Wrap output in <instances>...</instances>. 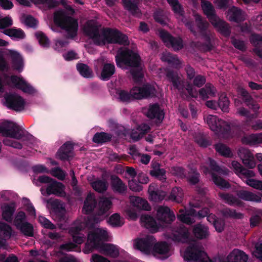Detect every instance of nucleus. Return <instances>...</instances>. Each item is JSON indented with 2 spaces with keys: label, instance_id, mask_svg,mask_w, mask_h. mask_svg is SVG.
<instances>
[{
  "label": "nucleus",
  "instance_id": "2eb2a0df",
  "mask_svg": "<svg viewBox=\"0 0 262 262\" xmlns=\"http://www.w3.org/2000/svg\"><path fill=\"white\" fill-rule=\"evenodd\" d=\"M7 107L16 112L23 111L25 106V101L23 98L15 94H10L5 97Z\"/></svg>",
  "mask_w": 262,
  "mask_h": 262
},
{
  "label": "nucleus",
  "instance_id": "7ed1b4c3",
  "mask_svg": "<svg viewBox=\"0 0 262 262\" xmlns=\"http://www.w3.org/2000/svg\"><path fill=\"white\" fill-rule=\"evenodd\" d=\"M54 22L67 32L69 37L73 38L77 35L78 28L77 20L68 16L63 10H60L54 12Z\"/></svg>",
  "mask_w": 262,
  "mask_h": 262
},
{
  "label": "nucleus",
  "instance_id": "13d9d810",
  "mask_svg": "<svg viewBox=\"0 0 262 262\" xmlns=\"http://www.w3.org/2000/svg\"><path fill=\"white\" fill-rule=\"evenodd\" d=\"M35 36L38 41L39 43L44 48L49 47L50 40L45 33L41 31H37L35 33Z\"/></svg>",
  "mask_w": 262,
  "mask_h": 262
},
{
  "label": "nucleus",
  "instance_id": "6e6d98bb",
  "mask_svg": "<svg viewBox=\"0 0 262 262\" xmlns=\"http://www.w3.org/2000/svg\"><path fill=\"white\" fill-rule=\"evenodd\" d=\"M222 119H219L216 116L208 115L206 118V121L209 126L210 128L215 132L217 130V127L220 124Z\"/></svg>",
  "mask_w": 262,
  "mask_h": 262
},
{
  "label": "nucleus",
  "instance_id": "e433bc0d",
  "mask_svg": "<svg viewBox=\"0 0 262 262\" xmlns=\"http://www.w3.org/2000/svg\"><path fill=\"white\" fill-rule=\"evenodd\" d=\"M228 13L230 21L241 23L245 20L242 10L235 7H233L230 9Z\"/></svg>",
  "mask_w": 262,
  "mask_h": 262
},
{
  "label": "nucleus",
  "instance_id": "f8f14e48",
  "mask_svg": "<svg viewBox=\"0 0 262 262\" xmlns=\"http://www.w3.org/2000/svg\"><path fill=\"white\" fill-rule=\"evenodd\" d=\"M159 36L167 46L170 45L175 51H179L184 48V42L180 37H174L164 30L159 31Z\"/></svg>",
  "mask_w": 262,
  "mask_h": 262
},
{
  "label": "nucleus",
  "instance_id": "58836bf2",
  "mask_svg": "<svg viewBox=\"0 0 262 262\" xmlns=\"http://www.w3.org/2000/svg\"><path fill=\"white\" fill-rule=\"evenodd\" d=\"M81 227L75 226L71 227L69 230V233L72 236L73 241L77 244H81L84 242L85 237L80 233Z\"/></svg>",
  "mask_w": 262,
  "mask_h": 262
},
{
  "label": "nucleus",
  "instance_id": "c9c22d12",
  "mask_svg": "<svg viewBox=\"0 0 262 262\" xmlns=\"http://www.w3.org/2000/svg\"><path fill=\"white\" fill-rule=\"evenodd\" d=\"M215 88L210 83H207L204 88H201L198 92L200 97L205 100L209 98V95L214 96L215 94Z\"/></svg>",
  "mask_w": 262,
  "mask_h": 262
},
{
  "label": "nucleus",
  "instance_id": "4be33fe9",
  "mask_svg": "<svg viewBox=\"0 0 262 262\" xmlns=\"http://www.w3.org/2000/svg\"><path fill=\"white\" fill-rule=\"evenodd\" d=\"M11 81L15 87L22 90L24 92L28 94H33L35 92L34 89L28 84L23 78L13 75L11 77Z\"/></svg>",
  "mask_w": 262,
  "mask_h": 262
},
{
  "label": "nucleus",
  "instance_id": "4468645a",
  "mask_svg": "<svg viewBox=\"0 0 262 262\" xmlns=\"http://www.w3.org/2000/svg\"><path fill=\"white\" fill-rule=\"evenodd\" d=\"M83 32L85 35L91 38L94 44L97 46H102L104 44L103 41V29L101 34L99 32V29L97 26L88 24L83 28Z\"/></svg>",
  "mask_w": 262,
  "mask_h": 262
},
{
  "label": "nucleus",
  "instance_id": "423d86ee",
  "mask_svg": "<svg viewBox=\"0 0 262 262\" xmlns=\"http://www.w3.org/2000/svg\"><path fill=\"white\" fill-rule=\"evenodd\" d=\"M103 41L106 44H118L128 46L129 44L128 36L117 29L104 28L103 29Z\"/></svg>",
  "mask_w": 262,
  "mask_h": 262
},
{
  "label": "nucleus",
  "instance_id": "ea45409f",
  "mask_svg": "<svg viewBox=\"0 0 262 262\" xmlns=\"http://www.w3.org/2000/svg\"><path fill=\"white\" fill-rule=\"evenodd\" d=\"M76 68L79 74L85 78H92L94 77L92 70L87 64L83 63H78Z\"/></svg>",
  "mask_w": 262,
  "mask_h": 262
},
{
  "label": "nucleus",
  "instance_id": "0eeeda50",
  "mask_svg": "<svg viewBox=\"0 0 262 262\" xmlns=\"http://www.w3.org/2000/svg\"><path fill=\"white\" fill-rule=\"evenodd\" d=\"M108 234L106 230L97 228L94 231L89 233L88 242L85 244L83 249L84 253L88 254L92 252L94 249H97L102 243L100 242L107 241Z\"/></svg>",
  "mask_w": 262,
  "mask_h": 262
},
{
  "label": "nucleus",
  "instance_id": "de8ad7c7",
  "mask_svg": "<svg viewBox=\"0 0 262 262\" xmlns=\"http://www.w3.org/2000/svg\"><path fill=\"white\" fill-rule=\"evenodd\" d=\"M16 228L25 236L33 237L34 235L33 227L30 223L27 222L21 224L18 227H16Z\"/></svg>",
  "mask_w": 262,
  "mask_h": 262
},
{
  "label": "nucleus",
  "instance_id": "393cba45",
  "mask_svg": "<svg viewBox=\"0 0 262 262\" xmlns=\"http://www.w3.org/2000/svg\"><path fill=\"white\" fill-rule=\"evenodd\" d=\"M140 220L145 227L149 229L151 232H157L160 228L159 225L151 215H142Z\"/></svg>",
  "mask_w": 262,
  "mask_h": 262
},
{
  "label": "nucleus",
  "instance_id": "3c124183",
  "mask_svg": "<svg viewBox=\"0 0 262 262\" xmlns=\"http://www.w3.org/2000/svg\"><path fill=\"white\" fill-rule=\"evenodd\" d=\"M214 146L216 152L221 156L225 157H230L232 156L230 148L225 144L219 143L215 144Z\"/></svg>",
  "mask_w": 262,
  "mask_h": 262
},
{
  "label": "nucleus",
  "instance_id": "a18cd8bd",
  "mask_svg": "<svg viewBox=\"0 0 262 262\" xmlns=\"http://www.w3.org/2000/svg\"><path fill=\"white\" fill-rule=\"evenodd\" d=\"M217 130H215V133L222 135L224 138H228L231 134V126L230 124L222 120L219 124Z\"/></svg>",
  "mask_w": 262,
  "mask_h": 262
},
{
  "label": "nucleus",
  "instance_id": "8fccbe9b",
  "mask_svg": "<svg viewBox=\"0 0 262 262\" xmlns=\"http://www.w3.org/2000/svg\"><path fill=\"white\" fill-rule=\"evenodd\" d=\"M112 135L105 132L96 133L93 138V141L96 143L102 144L111 140Z\"/></svg>",
  "mask_w": 262,
  "mask_h": 262
},
{
  "label": "nucleus",
  "instance_id": "f3484780",
  "mask_svg": "<svg viewBox=\"0 0 262 262\" xmlns=\"http://www.w3.org/2000/svg\"><path fill=\"white\" fill-rule=\"evenodd\" d=\"M56 157L62 161L71 160L74 157V144L70 141L64 143L57 152Z\"/></svg>",
  "mask_w": 262,
  "mask_h": 262
},
{
  "label": "nucleus",
  "instance_id": "37998d69",
  "mask_svg": "<svg viewBox=\"0 0 262 262\" xmlns=\"http://www.w3.org/2000/svg\"><path fill=\"white\" fill-rule=\"evenodd\" d=\"M92 187L96 191L103 193L108 188V183L105 180L97 179L91 183Z\"/></svg>",
  "mask_w": 262,
  "mask_h": 262
},
{
  "label": "nucleus",
  "instance_id": "bf43d9fd",
  "mask_svg": "<svg viewBox=\"0 0 262 262\" xmlns=\"http://www.w3.org/2000/svg\"><path fill=\"white\" fill-rule=\"evenodd\" d=\"M108 223L113 227H121L123 222L121 220L120 215L118 213L112 214L108 219Z\"/></svg>",
  "mask_w": 262,
  "mask_h": 262
},
{
  "label": "nucleus",
  "instance_id": "603ef678",
  "mask_svg": "<svg viewBox=\"0 0 262 262\" xmlns=\"http://www.w3.org/2000/svg\"><path fill=\"white\" fill-rule=\"evenodd\" d=\"M167 3L171 7L173 12L180 16H183L185 11L182 6L179 3L178 0H167Z\"/></svg>",
  "mask_w": 262,
  "mask_h": 262
},
{
  "label": "nucleus",
  "instance_id": "69168bd1",
  "mask_svg": "<svg viewBox=\"0 0 262 262\" xmlns=\"http://www.w3.org/2000/svg\"><path fill=\"white\" fill-rule=\"evenodd\" d=\"M240 93L241 96L242 97L243 100L246 104V105L250 107H253L254 106V101L248 92L243 89L241 90Z\"/></svg>",
  "mask_w": 262,
  "mask_h": 262
},
{
  "label": "nucleus",
  "instance_id": "39448f33",
  "mask_svg": "<svg viewBox=\"0 0 262 262\" xmlns=\"http://www.w3.org/2000/svg\"><path fill=\"white\" fill-rule=\"evenodd\" d=\"M0 133L4 137L17 140L23 139V141H29L32 136L17 124L10 121H4L0 126Z\"/></svg>",
  "mask_w": 262,
  "mask_h": 262
},
{
  "label": "nucleus",
  "instance_id": "a878e982",
  "mask_svg": "<svg viewBox=\"0 0 262 262\" xmlns=\"http://www.w3.org/2000/svg\"><path fill=\"white\" fill-rule=\"evenodd\" d=\"M97 204V202L94 194L90 192L84 202L82 211L86 214H89L94 211Z\"/></svg>",
  "mask_w": 262,
  "mask_h": 262
},
{
  "label": "nucleus",
  "instance_id": "c03bdc74",
  "mask_svg": "<svg viewBox=\"0 0 262 262\" xmlns=\"http://www.w3.org/2000/svg\"><path fill=\"white\" fill-rule=\"evenodd\" d=\"M211 176V179L213 183L221 189H228L231 187V185L226 180L222 177L218 176L213 172H209Z\"/></svg>",
  "mask_w": 262,
  "mask_h": 262
},
{
  "label": "nucleus",
  "instance_id": "1a4fd4ad",
  "mask_svg": "<svg viewBox=\"0 0 262 262\" xmlns=\"http://www.w3.org/2000/svg\"><path fill=\"white\" fill-rule=\"evenodd\" d=\"M157 219L159 222L160 227L164 228L170 225L176 217L169 207L161 206L157 210Z\"/></svg>",
  "mask_w": 262,
  "mask_h": 262
},
{
  "label": "nucleus",
  "instance_id": "6e6552de",
  "mask_svg": "<svg viewBox=\"0 0 262 262\" xmlns=\"http://www.w3.org/2000/svg\"><path fill=\"white\" fill-rule=\"evenodd\" d=\"M184 259L188 262H213L209 259L206 253L200 250L196 244L190 245L186 248L184 254Z\"/></svg>",
  "mask_w": 262,
  "mask_h": 262
},
{
  "label": "nucleus",
  "instance_id": "774afa93",
  "mask_svg": "<svg viewBox=\"0 0 262 262\" xmlns=\"http://www.w3.org/2000/svg\"><path fill=\"white\" fill-rule=\"evenodd\" d=\"M171 172L172 174L181 179L186 178V171L184 168L180 166H174L171 167Z\"/></svg>",
  "mask_w": 262,
  "mask_h": 262
},
{
  "label": "nucleus",
  "instance_id": "412c9836",
  "mask_svg": "<svg viewBox=\"0 0 262 262\" xmlns=\"http://www.w3.org/2000/svg\"><path fill=\"white\" fill-rule=\"evenodd\" d=\"M2 210V217L3 220L8 223H12L13 215L16 210V205L14 202L10 204L4 203L1 206Z\"/></svg>",
  "mask_w": 262,
  "mask_h": 262
},
{
  "label": "nucleus",
  "instance_id": "aec40b11",
  "mask_svg": "<svg viewBox=\"0 0 262 262\" xmlns=\"http://www.w3.org/2000/svg\"><path fill=\"white\" fill-rule=\"evenodd\" d=\"M111 186L113 191L120 194L125 193L127 190L126 185L117 176L112 174L110 177Z\"/></svg>",
  "mask_w": 262,
  "mask_h": 262
},
{
  "label": "nucleus",
  "instance_id": "a211bd4d",
  "mask_svg": "<svg viewBox=\"0 0 262 262\" xmlns=\"http://www.w3.org/2000/svg\"><path fill=\"white\" fill-rule=\"evenodd\" d=\"M54 220L58 222L66 221V209L60 201L55 200L51 203Z\"/></svg>",
  "mask_w": 262,
  "mask_h": 262
},
{
  "label": "nucleus",
  "instance_id": "79ce46f5",
  "mask_svg": "<svg viewBox=\"0 0 262 262\" xmlns=\"http://www.w3.org/2000/svg\"><path fill=\"white\" fill-rule=\"evenodd\" d=\"M4 33L11 38L24 39L25 37V33L21 29H17L13 27L10 29H7L4 31Z\"/></svg>",
  "mask_w": 262,
  "mask_h": 262
},
{
  "label": "nucleus",
  "instance_id": "473e14b6",
  "mask_svg": "<svg viewBox=\"0 0 262 262\" xmlns=\"http://www.w3.org/2000/svg\"><path fill=\"white\" fill-rule=\"evenodd\" d=\"M64 188V186L62 183L54 180L47 187L46 192L48 195L53 194L60 196L63 192Z\"/></svg>",
  "mask_w": 262,
  "mask_h": 262
},
{
  "label": "nucleus",
  "instance_id": "4c0bfd02",
  "mask_svg": "<svg viewBox=\"0 0 262 262\" xmlns=\"http://www.w3.org/2000/svg\"><path fill=\"white\" fill-rule=\"evenodd\" d=\"M115 72V67L113 63H105L103 65L101 73V79L104 81L108 80L114 75Z\"/></svg>",
  "mask_w": 262,
  "mask_h": 262
},
{
  "label": "nucleus",
  "instance_id": "20e7f679",
  "mask_svg": "<svg viewBox=\"0 0 262 262\" xmlns=\"http://www.w3.org/2000/svg\"><path fill=\"white\" fill-rule=\"evenodd\" d=\"M115 61L118 67L121 69L139 68L141 64L139 54L132 50L125 48L119 50L115 56Z\"/></svg>",
  "mask_w": 262,
  "mask_h": 262
},
{
  "label": "nucleus",
  "instance_id": "f704fd0d",
  "mask_svg": "<svg viewBox=\"0 0 262 262\" xmlns=\"http://www.w3.org/2000/svg\"><path fill=\"white\" fill-rule=\"evenodd\" d=\"M13 69L19 72L22 71L24 67L23 59L19 53L16 51H10V54Z\"/></svg>",
  "mask_w": 262,
  "mask_h": 262
},
{
  "label": "nucleus",
  "instance_id": "864d4df0",
  "mask_svg": "<svg viewBox=\"0 0 262 262\" xmlns=\"http://www.w3.org/2000/svg\"><path fill=\"white\" fill-rule=\"evenodd\" d=\"M221 212L223 216L227 218L230 217L236 219H241L244 216L242 213L237 212L235 210L229 208L223 209L221 211Z\"/></svg>",
  "mask_w": 262,
  "mask_h": 262
},
{
  "label": "nucleus",
  "instance_id": "a19ab883",
  "mask_svg": "<svg viewBox=\"0 0 262 262\" xmlns=\"http://www.w3.org/2000/svg\"><path fill=\"white\" fill-rule=\"evenodd\" d=\"M220 197L225 202L230 205H236L237 206H241L243 204V202L238 199L234 196L233 195L228 193H219Z\"/></svg>",
  "mask_w": 262,
  "mask_h": 262
},
{
  "label": "nucleus",
  "instance_id": "f257e3e1",
  "mask_svg": "<svg viewBox=\"0 0 262 262\" xmlns=\"http://www.w3.org/2000/svg\"><path fill=\"white\" fill-rule=\"evenodd\" d=\"M156 241L153 236L147 235L136 239L134 245L136 249L145 253H149L152 249L154 252L162 255V259L167 258L170 256L169 245L166 242L155 244Z\"/></svg>",
  "mask_w": 262,
  "mask_h": 262
},
{
  "label": "nucleus",
  "instance_id": "dca6fc26",
  "mask_svg": "<svg viewBox=\"0 0 262 262\" xmlns=\"http://www.w3.org/2000/svg\"><path fill=\"white\" fill-rule=\"evenodd\" d=\"M137 99L153 98L156 96L157 91L154 85L150 84H144L142 86H134Z\"/></svg>",
  "mask_w": 262,
  "mask_h": 262
},
{
  "label": "nucleus",
  "instance_id": "0e129e2a",
  "mask_svg": "<svg viewBox=\"0 0 262 262\" xmlns=\"http://www.w3.org/2000/svg\"><path fill=\"white\" fill-rule=\"evenodd\" d=\"M130 70V74L134 81H140L143 78L144 75L141 66L139 68H132Z\"/></svg>",
  "mask_w": 262,
  "mask_h": 262
},
{
  "label": "nucleus",
  "instance_id": "338daca9",
  "mask_svg": "<svg viewBox=\"0 0 262 262\" xmlns=\"http://www.w3.org/2000/svg\"><path fill=\"white\" fill-rule=\"evenodd\" d=\"M0 232L3 234L5 237L10 238L12 236V229L9 225L0 222Z\"/></svg>",
  "mask_w": 262,
  "mask_h": 262
},
{
  "label": "nucleus",
  "instance_id": "b1692460",
  "mask_svg": "<svg viewBox=\"0 0 262 262\" xmlns=\"http://www.w3.org/2000/svg\"><path fill=\"white\" fill-rule=\"evenodd\" d=\"M146 116L148 118L156 119L158 122H161L164 119V113L159 104L155 103L149 106Z\"/></svg>",
  "mask_w": 262,
  "mask_h": 262
},
{
  "label": "nucleus",
  "instance_id": "4d7b16f0",
  "mask_svg": "<svg viewBox=\"0 0 262 262\" xmlns=\"http://www.w3.org/2000/svg\"><path fill=\"white\" fill-rule=\"evenodd\" d=\"M134 205L140 209L149 211L151 209V207L148 202L140 197H136L134 202Z\"/></svg>",
  "mask_w": 262,
  "mask_h": 262
},
{
  "label": "nucleus",
  "instance_id": "9b49d317",
  "mask_svg": "<svg viewBox=\"0 0 262 262\" xmlns=\"http://www.w3.org/2000/svg\"><path fill=\"white\" fill-rule=\"evenodd\" d=\"M195 19L200 33L206 41L203 44V47H204L206 51H210L213 49V46L211 43L210 36L206 32L209 24L206 20H204L200 15H196Z\"/></svg>",
  "mask_w": 262,
  "mask_h": 262
},
{
  "label": "nucleus",
  "instance_id": "7c9ffc66",
  "mask_svg": "<svg viewBox=\"0 0 262 262\" xmlns=\"http://www.w3.org/2000/svg\"><path fill=\"white\" fill-rule=\"evenodd\" d=\"M237 195L239 199L246 201L254 202L256 203H260L261 202V198L259 195L256 194L247 190H240L237 191Z\"/></svg>",
  "mask_w": 262,
  "mask_h": 262
},
{
  "label": "nucleus",
  "instance_id": "e2e57ef3",
  "mask_svg": "<svg viewBox=\"0 0 262 262\" xmlns=\"http://www.w3.org/2000/svg\"><path fill=\"white\" fill-rule=\"evenodd\" d=\"M150 176L155 179L164 182L166 181L167 178L166 176V170L163 168H160L154 171H150Z\"/></svg>",
  "mask_w": 262,
  "mask_h": 262
},
{
  "label": "nucleus",
  "instance_id": "09e8293b",
  "mask_svg": "<svg viewBox=\"0 0 262 262\" xmlns=\"http://www.w3.org/2000/svg\"><path fill=\"white\" fill-rule=\"evenodd\" d=\"M201 175L195 168H191L190 171L186 175L187 181L192 185H196L199 183L200 180Z\"/></svg>",
  "mask_w": 262,
  "mask_h": 262
},
{
  "label": "nucleus",
  "instance_id": "bb28decb",
  "mask_svg": "<svg viewBox=\"0 0 262 262\" xmlns=\"http://www.w3.org/2000/svg\"><path fill=\"white\" fill-rule=\"evenodd\" d=\"M149 197L151 201L159 202L162 201L165 197L166 192L156 188L154 185L150 184L148 188Z\"/></svg>",
  "mask_w": 262,
  "mask_h": 262
},
{
  "label": "nucleus",
  "instance_id": "c756f323",
  "mask_svg": "<svg viewBox=\"0 0 262 262\" xmlns=\"http://www.w3.org/2000/svg\"><path fill=\"white\" fill-rule=\"evenodd\" d=\"M193 234L199 239H204L209 236L208 228L201 223L195 225L193 228Z\"/></svg>",
  "mask_w": 262,
  "mask_h": 262
},
{
  "label": "nucleus",
  "instance_id": "6ab92c4d",
  "mask_svg": "<svg viewBox=\"0 0 262 262\" xmlns=\"http://www.w3.org/2000/svg\"><path fill=\"white\" fill-rule=\"evenodd\" d=\"M238 155L246 167L250 169L255 167L256 162L254 157L249 149L246 148L240 149L238 150Z\"/></svg>",
  "mask_w": 262,
  "mask_h": 262
},
{
  "label": "nucleus",
  "instance_id": "5fc2aeb1",
  "mask_svg": "<svg viewBox=\"0 0 262 262\" xmlns=\"http://www.w3.org/2000/svg\"><path fill=\"white\" fill-rule=\"evenodd\" d=\"M217 104V108H221L223 112H228L229 111L230 101L225 94L223 93L220 96Z\"/></svg>",
  "mask_w": 262,
  "mask_h": 262
},
{
  "label": "nucleus",
  "instance_id": "c85d7f7f",
  "mask_svg": "<svg viewBox=\"0 0 262 262\" xmlns=\"http://www.w3.org/2000/svg\"><path fill=\"white\" fill-rule=\"evenodd\" d=\"M117 94L121 102H130L136 99V95L135 88L133 87L129 92L124 90H120L117 92Z\"/></svg>",
  "mask_w": 262,
  "mask_h": 262
},
{
  "label": "nucleus",
  "instance_id": "9d476101",
  "mask_svg": "<svg viewBox=\"0 0 262 262\" xmlns=\"http://www.w3.org/2000/svg\"><path fill=\"white\" fill-rule=\"evenodd\" d=\"M188 229L182 224L172 227L169 237L174 242L185 243L189 239Z\"/></svg>",
  "mask_w": 262,
  "mask_h": 262
},
{
  "label": "nucleus",
  "instance_id": "72a5a7b5",
  "mask_svg": "<svg viewBox=\"0 0 262 262\" xmlns=\"http://www.w3.org/2000/svg\"><path fill=\"white\" fill-rule=\"evenodd\" d=\"M97 249H99L100 252L104 255L112 257H117L119 255L118 249L115 246L111 244H102Z\"/></svg>",
  "mask_w": 262,
  "mask_h": 262
},
{
  "label": "nucleus",
  "instance_id": "680f3d73",
  "mask_svg": "<svg viewBox=\"0 0 262 262\" xmlns=\"http://www.w3.org/2000/svg\"><path fill=\"white\" fill-rule=\"evenodd\" d=\"M189 212L193 217H196L201 219L207 216L209 213V209L207 207H203L201 210L197 211L195 209L190 208Z\"/></svg>",
  "mask_w": 262,
  "mask_h": 262
},
{
  "label": "nucleus",
  "instance_id": "5701e85b",
  "mask_svg": "<svg viewBox=\"0 0 262 262\" xmlns=\"http://www.w3.org/2000/svg\"><path fill=\"white\" fill-rule=\"evenodd\" d=\"M166 77L169 82L172 83L174 88L179 91H183L185 87V82L182 80L176 72L169 70L166 72Z\"/></svg>",
  "mask_w": 262,
  "mask_h": 262
},
{
  "label": "nucleus",
  "instance_id": "052dcab7",
  "mask_svg": "<svg viewBox=\"0 0 262 262\" xmlns=\"http://www.w3.org/2000/svg\"><path fill=\"white\" fill-rule=\"evenodd\" d=\"M182 196L183 192L182 189L180 187H176L171 190L169 199L173 201L179 202L181 201Z\"/></svg>",
  "mask_w": 262,
  "mask_h": 262
},
{
  "label": "nucleus",
  "instance_id": "cd10ccee",
  "mask_svg": "<svg viewBox=\"0 0 262 262\" xmlns=\"http://www.w3.org/2000/svg\"><path fill=\"white\" fill-rule=\"evenodd\" d=\"M124 9L132 15L138 16L141 12L138 7L139 0H122Z\"/></svg>",
  "mask_w": 262,
  "mask_h": 262
},
{
  "label": "nucleus",
  "instance_id": "f03ea898",
  "mask_svg": "<svg viewBox=\"0 0 262 262\" xmlns=\"http://www.w3.org/2000/svg\"><path fill=\"white\" fill-rule=\"evenodd\" d=\"M201 5L204 14L207 16L210 23L214 28L225 37H229L231 29L229 25L220 19L215 14L214 9L211 3L207 1L202 0Z\"/></svg>",
  "mask_w": 262,
  "mask_h": 262
},
{
  "label": "nucleus",
  "instance_id": "49530a36",
  "mask_svg": "<svg viewBox=\"0 0 262 262\" xmlns=\"http://www.w3.org/2000/svg\"><path fill=\"white\" fill-rule=\"evenodd\" d=\"M179 213L177 216L178 219L183 223L190 225L195 222L194 217L190 214L189 209L185 212L182 209H181Z\"/></svg>",
  "mask_w": 262,
  "mask_h": 262
},
{
  "label": "nucleus",
  "instance_id": "2f4dec72",
  "mask_svg": "<svg viewBox=\"0 0 262 262\" xmlns=\"http://www.w3.org/2000/svg\"><path fill=\"white\" fill-rule=\"evenodd\" d=\"M227 259L230 262H247L248 257L243 251L234 249L228 255Z\"/></svg>",
  "mask_w": 262,
  "mask_h": 262
},
{
  "label": "nucleus",
  "instance_id": "ddd939ff",
  "mask_svg": "<svg viewBox=\"0 0 262 262\" xmlns=\"http://www.w3.org/2000/svg\"><path fill=\"white\" fill-rule=\"evenodd\" d=\"M112 206L113 203L110 198L105 196L100 198L97 206L96 216L94 217V220L97 222L98 216L107 217L110 215V210Z\"/></svg>",
  "mask_w": 262,
  "mask_h": 262
}]
</instances>
